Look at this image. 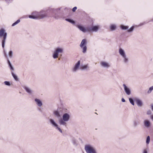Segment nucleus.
<instances>
[{
  "instance_id": "f257e3e1",
  "label": "nucleus",
  "mask_w": 153,
  "mask_h": 153,
  "mask_svg": "<svg viewBox=\"0 0 153 153\" xmlns=\"http://www.w3.org/2000/svg\"><path fill=\"white\" fill-rule=\"evenodd\" d=\"M70 115L67 113L64 114L62 115V119H60L59 120V124L61 125L66 126V122L70 120Z\"/></svg>"
},
{
  "instance_id": "f03ea898",
  "label": "nucleus",
  "mask_w": 153,
  "mask_h": 153,
  "mask_svg": "<svg viewBox=\"0 0 153 153\" xmlns=\"http://www.w3.org/2000/svg\"><path fill=\"white\" fill-rule=\"evenodd\" d=\"M84 149L86 153H97L96 148L90 144L85 145Z\"/></svg>"
},
{
  "instance_id": "7ed1b4c3",
  "label": "nucleus",
  "mask_w": 153,
  "mask_h": 153,
  "mask_svg": "<svg viewBox=\"0 0 153 153\" xmlns=\"http://www.w3.org/2000/svg\"><path fill=\"white\" fill-rule=\"evenodd\" d=\"M7 35V33L5 32V30L4 29L1 28L0 30V38L3 37L2 41V46L3 48H4V47Z\"/></svg>"
},
{
  "instance_id": "20e7f679",
  "label": "nucleus",
  "mask_w": 153,
  "mask_h": 153,
  "mask_svg": "<svg viewBox=\"0 0 153 153\" xmlns=\"http://www.w3.org/2000/svg\"><path fill=\"white\" fill-rule=\"evenodd\" d=\"M63 49L62 48L57 47L56 48L52 55V57L54 59L57 58L58 57L59 53H62L63 52Z\"/></svg>"
},
{
  "instance_id": "39448f33",
  "label": "nucleus",
  "mask_w": 153,
  "mask_h": 153,
  "mask_svg": "<svg viewBox=\"0 0 153 153\" xmlns=\"http://www.w3.org/2000/svg\"><path fill=\"white\" fill-rule=\"evenodd\" d=\"M86 44V40L84 39L82 40L80 45V47L82 49V52L83 53H86L87 51Z\"/></svg>"
},
{
  "instance_id": "423d86ee",
  "label": "nucleus",
  "mask_w": 153,
  "mask_h": 153,
  "mask_svg": "<svg viewBox=\"0 0 153 153\" xmlns=\"http://www.w3.org/2000/svg\"><path fill=\"white\" fill-rule=\"evenodd\" d=\"M60 10V8L56 9H50V11L51 13L53 14V17L56 19H57L59 18V16L58 13H59Z\"/></svg>"
},
{
  "instance_id": "0eeeda50",
  "label": "nucleus",
  "mask_w": 153,
  "mask_h": 153,
  "mask_svg": "<svg viewBox=\"0 0 153 153\" xmlns=\"http://www.w3.org/2000/svg\"><path fill=\"white\" fill-rule=\"evenodd\" d=\"M37 16L38 18L41 19L47 17L48 16L47 13L45 11H42L40 12L37 13Z\"/></svg>"
},
{
  "instance_id": "6e6552de",
  "label": "nucleus",
  "mask_w": 153,
  "mask_h": 153,
  "mask_svg": "<svg viewBox=\"0 0 153 153\" xmlns=\"http://www.w3.org/2000/svg\"><path fill=\"white\" fill-rule=\"evenodd\" d=\"M143 124L145 128H148L151 126V123L149 120H145L143 121Z\"/></svg>"
},
{
  "instance_id": "1a4fd4ad",
  "label": "nucleus",
  "mask_w": 153,
  "mask_h": 153,
  "mask_svg": "<svg viewBox=\"0 0 153 153\" xmlns=\"http://www.w3.org/2000/svg\"><path fill=\"white\" fill-rule=\"evenodd\" d=\"M61 108L58 109L57 110L53 111V114L54 116L57 118H60L61 117Z\"/></svg>"
},
{
  "instance_id": "9d476101",
  "label": "nucleus",
  "mask_w": 153,
  "mask_h": 153,
  "mask_svg": "<svg viewBox=\"0 0 153 153\" xmlns=\"http://www.w3.org/2000/svg\"><path fill=\"white\" fill-rule=\"evenodd\" d=\"M99 29V27L97 25L94 26L92 27H88V32H97Z\"/></svg>"
},
{
  "instance_id": "9b49d317",
  "label": "nucleus",
  "mask_w": 153,
  "mask_h": 153,
  "mask_svg": "<svg viewBox=\"0 0 153 153\" xmlns=\"http://www.w3.org/2000/svg\"><path fill=\"white\" fill-rule=\"evenodd\" d=\"M123 86L124 87V91L126 94L128 95H130L131 94V90L128 87L126 86L125 84H123Z\"/></svg>"
},
{
  "instance_id": "f8f14e48",
  "label": "nucleus",
  "mask_w": 153,
  "mask_h": 153,
  "mask_svg": "<svg viewBox=\"0 0 153 153\" xmlns=\"http://www.w3.org/2000/svg\"><path fill=\"white\" fill-rule=\"evenodd\" d=\"M80 60H79L75 64L74 68H73L72 70L73 71L75 72L79 69V67H80Z\"/></svg>"
},
{
  "instance_id": "ddd939ff",
  "label": "nucleus",
  "mask_w": 153,
  "mask_h": 153,
  "mask_svg": "<svg viewBox=\"0 0 153 153\" xmlns=\"http://www.w3.org/2000/svg\"><path fill=\"white\" fill-rule=\"evenodd\" d=\"M80 69L82 70L88 71L90 69V67L88 64L85 65H81L80 66Z\"/></svg>"
},
{
  "instance_id": "4468645a",
  "label": "nucleus",
  "mask_w": 153,
  "mask_h": 153,
  "mask_svg": "<svg viewBox=\"0 0 153 153\" xmlns=\"http://www.w3.org/2000/svg\"><path fill=\"white\" fill-rule=\"evenodd\" d=\"M140 124V121L139 119H135L133 121V126L134 128H136Z\"/></svg>"
},
{
  "instance_id": "2eb2a0df",
  "label": "nucleus",
  "mask_w": 153,
  "mask_h": 153,
  "mask_svg": "<svg viewBox=\"0 0 153 153\" xmlns=\"http://www.w3.org/2000/svg\"><path fill=\"white\" fill-rule=\"evenodd\" d=\"M23 88L28 94H32L33 91L30 88L26 86H24Z\"/></svg>"
},
{
  "instance_id": "dca6fc26",
  "label": "nucleus",
  "mask_w": 153,
  "mask_h": 153,
  "mask_svg": "<svg viewBox=\"0 0 153 153\" xmlns=\"http://www.w3.org/2000/svg\"><path fill=\"white\" fill-rule=\"evenodd\" d=\"M77 27L81 31H82L84 33H85L86 32H88V27H87L86 28H85L83 26L79 25L77 26Z\"/></svg>"
},
{
  "instance_id": "f3484780",
  "label": "nucleus",
  "mask_w": 153,
  "mask_h": 153,
  "mask_svg": "<svg viewBox=\"0 0 153 153\" xmlns=\"http://www.w3.org/2000/svg\"><path fill=\"white\" fill-rule=\"evenodd\" d=\"M134 101L136 102L137 106L139 107H141L143 105V103L140 99L136 98L134 99Z\"/></svg>"
},
{
  "instance_id": "a211bd4d",
  "label": "nucleus",
  "mask_w": 153,
  "mask_h": 153,
  "mask_svg": "<svg viewBox=\"0 0 153 153\" xmlns=\"http://www.w3.org/2000/svg\"><path fill=\"white\" fill-rule=\"evenodd\" d=\"M100 64L104 68H108L110 66L109 64L105 62H102L100 63Z\"/></svg>"
},
{
  "instance_id": "6ab92c4d",
  "label": "nucleus",
  "mask_w": 153,
  "mask_h": 153,
  "mask_svg": "<svg viewBox=\"0 0 153 153\" xmlns=\"http://www.w3.org/2000/svg\"><path fill=\"white\" fill-rule=\"evenodd\" d=\"M49 121L53 126L55 128L58 125V124L55 122L54 120L50 119H49Z\"/></svg>"
},
{
  "instance_id": "aec40b11",
  "label": "nucleus",
  "mask_w": 153,
  "mask_h": 153,
  "mask_svg": "<svg viewBox=\"0 0 153 153\" xmlns=\"http://www.w3.org/2000/svg\"><path fill=\"white\" fill-rule=\"evenodd\" d=\"M34 101L38 106L41 107L42 105V102L39 99L36 98L35 99Z\"/></svg>"
},
{
  "instance_id": "412c9836",
  "label": "nucleus",
  "mask_w": 153,
  "mask_h": 153,
  "mask_svg": "<svg viewBox=\"0 0 153 153\" xmlns=\"http://www.w3.org/2000/svg\"><path fill=\"white\" fill-rule=\"evenodd\" d=\"M119 53L122 57H123L126 55L124 50L121 48H120L119 49Z\"/></svg>"
},
{
  "instance_id": "4be33fe9",
  "label": "nucleus",
  "mask_w": 153,
  "mask_h": 153,
  "mask_svg": "<svg viewBox=\"0 0 153 153\" xmlns=\"http://www.w3.org/2000/svg\"><path fill=\"white\" fill-rule=\"evenodd\" d=\"M122 57L123 58V63L125 64H128L129 61L128 58L126 55Z\"/></svg>"
},
{
  "instance_id": "5701e85b",
  "label": "nucleus",
  "mask_w": 153,
  "mask_h": 153,
  "mask_svg": "<svg viewBox=\"0 0 153 153\" xmlns=\"http://www.w3.org/2000/svg\"><path fill=\"white\" fill-rule=\"evenodd\" d=\"M72 142L74 146H77L78 144L77 141L74 138H72Z\"/></svg>"
},
{
  "instance_id": "b1692460",
  "label": "nucleus",
  "mask_w": 153,
  "mask_h": 153,
  "mask_svg": "<svg viewBox=\"0 0 153 153\" xmlns=\"http://www.w3.org/2000/svg\"><path fill=\"white\" fill-rule=\"evenodd\" d=\"M65 20L68 22H69L70 23H71L72 24H75V22L73 20V19H65Z\"/></svg>"
},
{
  "instance_id": "393cba45",
  "label": "nucleus",
  "mask_w": 153,
  "mask_h": 153,
  "mask_svg": "<svg viewBox=\"0 0 153 153\" xmlns=\"http://www.w3.org/2000/svg\"><path fill=\"white\" fill-rule=\"evenodd\" d=\"M121 28L123 30H126L128 29V27L127 26H125L123 25H122L120 26Z\"/></svg>"
},
{
  "instance_id": "a878e982",
  "label": "nucleus",
  "mask_w": 153,
  "mask_h": 153,
  "mask_svg": "<svg viewBox=\"0 0 153 153\" xmlns=\"http://www.w3.org/2000/svg\"><path fill=\"white\" fill-rule=\"evenodd\" d=\"M11 74L13 77L14 79L16 81L18 80V78L17 76L13 72L11 71Z\"/></svg>"
},
{
  "instance_id": "bb28decb",
  "label": "nucleus",
  "mask_w": 153,
  "mask_h": 153,
  "mask_svg": "<svg viewBox=\"0 0 153 153\" xmlns=\"http://www.w3.org/2000/svg\"><path fill=\"white\" fill-rule=\"evenodd\" d=\"M111 30H115L116 28V26L114 24L111 25L110 27Z\"/></svg>"
},
{
  "instance_id": "cd10ccee",
  "label": "nucleus",
  "mask_w": 153,
  "mask_h": 153,
  "mask_svg": "<svg viewBox=\"0 0 153 153\" xmlns=\"http://www.w3.org/2000/svg\"><path fill=\"white\" fill-rule=\"evenodd\" d=\"M129 100L130 103L133 105H134V100L132 98H129Z\"/></svg>"
},
{
  "instance_id": "c85d7f7f",
  "label": "nucleus",
  "mask_w": 153,
  "mask_h": 153,
  "mask_svg": "<svg viewBox=\"0 0 153 153\" xmlns=\"http://www.w3.org/2000/svg\"><path fill=\"white\" fill-rule=\"evenodd\" d=\"M20 22V19H19L17 20L15 22H14V23H13L12 24V26H15V25H17V24L19 23Z\"/></svg>"
},
{
  "instance_id": "c756f323",
  "label": "nucleus",
  "mask_w": 153,
  "mask_h": 153,
  "mask_svg": "<svg viewBox=\"0 0 153 153\" xmlns=\"http://www.w3.org/2000/svg\"><path fill=\"white\" fill-rule=\"evenodd\" d=\"M29 18L33 19H37L38 18L37 15L36 16L29 15Z\"/></svg>"
},
{
  "instance_id": "7c9ffc66",
  "label": "nucleus",
  "mask_w": 153,
  "mask_h": 153,
  "mask_svg": "<svg viewBox=\"0 0 153 153\" xmlns=\"http://www.w3.org/2000/svg\"><path fill=\"white\" fill-rule=\"evenodd\" d=\"M153 90V85L149 88V89L147 91V93L148 94L150 93Z\"/></svg>"
},
{
  "instance_id": "2f4dec72",
  "label": "nucleus",
  "mask_w": 153,
  "mask_h": 153,
  "mask_svg": "<svg viewBox=\"0 0 153 153\" xmlns=\"http://www.w3.org/2000/svg\"><path fill=\"white\" fill-rule=\"evenodd\" d=\"M150 141V137L149 136H148L146 138V143L147 144L149 143Z\"/></svg>"
},
{
  "instance_id": "473e14b6",
  "label": "nucleus",
  "mask_w": 153,
  "mask_h": 153,
  "mask_svg": "<svg viewBox=\"0 0 153 153\" xmlns=\"http://www.w3.org/2000/svg\"><path fill=\"white\" fill-rule=\"evenodd\" d=\"M134 27L133 26H132L127 31L128 32H132L134 29Z\"/></svg>"
},
{
  "instance_id": "72a5a7b5",
  "label": "nucleus",
  "mask_w": 153,
  "mask_h": 153,
  "mask_svg": "<svg viewBox=\"0 0 153 153\" xmlns=\"http://www.w3.org/2000/svg\"><path fill=\"white\" fill-rule=\"evenodd\" d=\"M4 84L6 85L9 86L10 85V84L9 82L5 81L4 82Z\"/></svg>"
},
{
  "instance_id": "f704fd0d",
  "label": "nucleus",
  "mask_w": 153,
  "mask_h": 153,
  "mask_svg": "<svg viewBox=\"0 0 153 153\" xmlns=\"http://www.w3.org/2000/svg\"><path fill=\"white\" fill-rule=\"evenodd\" d=\"M9 56L11 58L13 56V51H10L9 53Z\"/></svg>"
},
{
  "instance_id": "c9c22d12",
  "label": "nucleus",
  "mask_w": 153,
  "mask_h": 153,
  "mask_svg": "<svg viewBox=\"0 0 153 153\" xmlns=\"http://www.w3.org/2000/svg\"><path fill=\"white\" fill-rule=\"evenodd\" d=\"M56 129H57L58 130L59 132H60L61 133H62V131L61 129L59 127L58 125L57 126L55 127Z\"/></svg>"
},
{
  "instance_id": "e433bc0d",
  "label": "nucleus",
  "mask_w": 153,
  "mask_h": 153,
  "mask_svg": "<svg viewBox=\"0 0 153 153\" xmlns=\"http://www.w3.org/2000/svg\"><path fill=\"white\" fill-rule=\"evenodd\" d=\"M9 67H10V69L13 71H14V68L13 67L12 64H11V65H9Z\"/></svg>"
},
{
  "instance_id": "4c0bfd02",
  "label": "nucleus",
  "mask_w": 153,
  "mask_h": 153,
  "mask_svg": "<svg viewBox=\"0 0 153 153\" xmlns=\"http://www.w3.org/2000/svg\"><path fill=\"white\" fill-rule=\"evenodd\" d=\"M152 113V111L150 110H148L147 112V114L148 115H150Z\"/></svg>"
},
{
  "instance_id": "58836bf2",
  "label": "nucleus",
  "mask_w": 153,
  "mask_h": 153,
  "mask_svg": "<svg viewBox=\"0 0 153 153\" xmlns=\"http://www.w3.org/2000/svg\"><path fill=\"white\" fill-rule=\"evenodd\" d=\"M76 9H77V7H74L72 9V11L73 12H74L76 11Z\"/></svg>"
},
{
  "instance_id": "ea45409f",
  "label": "nucleus",
  "mask_w": 153,
  "mask_h": 153,
  "mask_svg": "<svg viewBox=\"0 0 153 153\" xmlns=\"http://www.w3.org/2000/svg\"><path fill=\"white\" fill-rule=\"evenodd\" d=\"M146 23V22H144L143 23H140L139 25V26H142L143 25H144V24H145Z\"/></svg>"
},
{
  "instance_id": "a19ab883",
  "label": "nucleus",
  "mask_w": 153,
  "mask_h": 153,
  "mask_svg": "<svg viewBox=\"0 0 153 153\" xmlns=\"http://www.w3.org/2000/svg\"><path fill=\"white\" fill-rule=\"evenodd\" d=\"M143 153H148L147 149H144L143 151Z\"/></svg>"
},
{
  "instance_id": "79ce46f5",
  "label": "nucleus",
  "mask_w": 153,
  "mask_h": 153,
  "mask_svg": "<svg viewBox=\"0 0 153 153\" xmlns=\"http://www.w3.org/2000/svg\"><path fill=\"white\" fill-rule=\"evenodd\" d=\"M7 63H8V65H10L11 64L9 59L7 60Z\"/></svg>"
},
{
  "instance_id": "37998d69",
  "label": "nucleus",
  "mask_w": 153,
  "mask_h": 153,
  "mask_svg": "<svg viewBox=\"0 0 153 153\" xmlns=\"http://www.w3.org/2000/svg\"><path fill=\"white\" fill-rule=\"evenodd\" d=\"M122 101L123 102H125V99L123 98H122L121 99Z\"/></svg>"
},
{
  "instance_id": "c03bdc74",
  "label": "nucleus",
  "mask_w": 153,
  "mask_h": 153,
  "mask_svg": "<svg viewBox=\"0 0 153 153\" xmlns=\"http://www.w3.org/2000/svg\"><path fill=\"white\" fill-rule=\"evenodd\" d=\"M151 119L153 121V115H151L150 116Z\"/></svg>"
},
{
  "instance_id": "a18cd8bd",
  "label": "nucleus",
  "mask_w": 153,
  "mask_h": 153,
  "mask_svg": "<svg viewBox=\"0 0 153 153\" xmlns=\"http://www.w3.org/2000/svg\"><path fill=\"white\" fill-rule=\"evenodd\" d=\"M151 107L152 110L153 111V104L151 105Z\"/></svg>"
}]
</instances>
